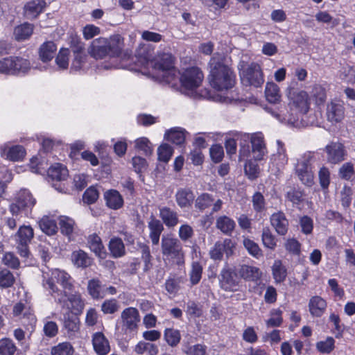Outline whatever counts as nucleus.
Segmentation results:
<instances>
[{
	"label": "nucleus",
	"mask_w": 355,
	"mask_h": 355,
	"mask_svg": "<svg viewBox=\"0 0 355 355\" xmlns=\"http://www.w3.org/2000/svg\"><path fill=\"white\" fill-rule=\"evenodd\" d=\"M137 76H144L154 81L176 85L178 82L188 90L198 88L202 83L204 74L200 68H127Z\"/></svg>",
	"instance_id": "obj_1"
},
{
	"label": "nucleus",
	"mask_w": 355,
	"mask_h": 355,
	"mask_svg": "<svg viewBox=\"0 0 355 355\" xmlns=\"http://www.w3.org/2000/svg\"><path fill=\"white\" fill-rule=\"evenodd\" d=\"M290 112H284V109H274L266 107V111L281 123L293 127L300 126L304 121V116L310 108V100L305 91H294L290 94Z\"/></svg>",
	"instance_id": "obj_2"
},
{
	"label": "nucleus",
	"mask_w": 355,
	"mask_h": 355,
	"mask_svg": "<svg viewBox=\"0 0 355 355\" xmlns=\"http://www.w3.org/2000/svg\"><path fill=\"white\" fill-rule=\"evenodd\" d=\"M42 286L55 301L64 306L66 291H71L73 288V279L64 270L58 268L43 272Z\"/></svg>",
	"instance_id": "obj_3"
},
{
	"label": "nucleus",
	"mask_w": 355,
	"mask_h": 355,
	"mask_svg": "<svg viewBox=\"0 0 355 355\" xmlns=\"http://www.w3.org/2000/svg\"><path fill=\"white\" fill-rule=\"evenodd\" d=\"M208 80L214 89L227 90L234 87L236 83V75L231 68H211Z\"/></svg>",
	"instance_id": "obj_4"
},
{
	"label": "nucleus",
	"mask_w": 355,
	"mask_h": 355,
	"mask_svg": "<svg viewBox=\"0 0 355 355\" xmlns=\"http://www.w3.org/2000/svg\"><path fill=\"white\" fill-rule=\"evenodd\" d=\"M162 253L164 260L175 262L178 265L184 263V252L180 241L171 235H164L161 240Z\"/></svg>",
	"instance_id": "obj_5"
},
{
	"label": "nucleus",
	"mask_w": 355,
	"mask_h": 355,
	"mask_svg": "<svg viewBox=\"0 0 355 355\" xmlns=\"http://www.w3.org/2000/svg\"><path fill=\"white\" fill-rule=\"evenodd\" d=\"M35 203L36 200L32 193L27 189H21L17 193L14 202L9 205V211L12 216L29 217Z\"/></svg>",
	"instance_id": "obj_6"
},
{
	"label": "nucleus",
	"mask_w": 355,
	"mask_h": 355,
	"mask_svg": "<svg viewBox=\"0 0 355 355\" xmlns=\"http://www.w3.org/2000/svg\"><path fill=\"white\" fill-rule=\"evenodd\" d=\"M314 157V153L306 152L297 160L295 166L299 180L307 187H311L314 183V175L311 166Z\"/></svg>",
	"instance_id": "obj_7"
},
{
	"label": "nucleus",
	"mask_w": 355,
	"mask_h": 355,
	"mask_svg": "<svg viewBox=\"0 0 355 355\" xmlns=\"http://www.w3.org/2000/svg\"><path fill=\"white\" fill-rule=\"evenodd\" d=\"M320 151L325 154L326 161L331 164H340L346 159L347 155L344 144L338 141H331L324 148H320L313 153L318 155Z\"/></svg>",
	"instance_id": "obj_8"
},
{
	"label": "nucleus",
	"mask_w": 355,
	"mask_h": 355,
	"mask_svg": "<svg viewBox=\"0 0 355 355\" xmlns=\"http://www.w3.org/2000/svg\"><path fill=\"white\" fill-rule=\"evenodd\" d=\"M33 229L29 225L21 226L16 234L17 248L22 257L29 255V244L33 238Z\"/></svg>",
	"instance_id": "obj_9"
},
{
	"label": "nucleus",
	"mask_w": 355,
	"mask_h": 355,
	"mask_svg": "<svg viewBox=\"0 0 355 355\" xmlns=\"http://www.w3.org/2000/svg\"><path fill=\"white\" fill-rule=\"evenodd\" d=\"M241 83L245 86L261 87L263 82V74L261 68H239Z\"/></svg>",
	"instance_id": "obj_10"
},
{
	"label": "nucleus",
	"mask_w": 355,
	"mask_h": 355,
	"mask_svg": "<svg viewBox=\"0 0 355 355\" xmlns=\"http://www.w3.org/2000/svg\"><path fill=\"white\" fill-rule=\"evenodd\" d=\"M326 117L332 125H336L343 121L345 117V107L340 101H331L327 105Z\"/></svg>",
	"instance_id": "obj_11"
},
{
	"label": "nucleus",
	"mask_w": 355,
	"mask_h": 355,
	"mask_svg": "<svg viewBox=\"0 0 355 355\" xmlns=\"http://www.w3.org/2000/svg\"><path fill=\"white\" fill-rule=\"evenodd\" d=\"M218 278L221 288L226 291H233L238 285L236 273L228 266L221 270Z\"/></svg>",
	"instance_id": "obj_12"
},
{
	"label": "nucleus",
	"mask_w": 355,
	"mask_h": 355,
	"mask_svg": "<svg viewBox=\"0 0 355 355\" xmlns=\"http://www.w3.org/2000/svg\"><path fill=\"white\" fill-rule=\"evenodd\" d=\"M265 96L267 101L272 104L270 105H266L264 107L265 110L266 107L270 106L272 107L274 109H284V107L277 106V105L279 104L281 102V94L279 92V88L275 83H267L265 89Z\"/></svg>",
	"instance_id": "obj_13"
},
{
	"label": "nucleus",
	"mask_w": 355,
	"mask_h": 355,
	"mask_svg": "<svg viewBox=\"0 0 355 355\" xmlns=\"http://www.w3.org/2000/svg\"><path fill=\"white\" fill-rule=\"evenodd\" d=\"M121 320L123 327L126 329L133 331L137 327V322L139 321V311L136 308L128 307L121 313Z\"/></svg>",
	"instance_id": "obj_14"
},
{
	"label": "nucleus",
	"mask_w": 355,
	"mask_h": 355,
	"mask_svg": "<svg viewBox=\"0 0 355 355\" xmlns=\"http://www.w3.org/2000/svg\"><path fill=\"white\" fill-rule=\"evenodd\" d=\"M109 56L119 57L124 48V38L119 34H114L105 38Z\"/></svg>",
	"instance_id": "obj_15"
},
{
	"label": "nucleus",
	"mask_w": 355,
	"mask_h": 355,
	"mask_svg": "<svg viewBox=\"0 0 355 355\" xmlns=\"http://www.w3.org/2000/svg\"><path fill=\"white\" fill-rule=\"evenodd\" d=\"M309 311L313 318H320L325 313L327 308V301L319 295L310 298L308 304Z\"/></svg>",
	"instance_id": "obj_16"
},
{
	"label": "nucleus",
	"mask_w": 355,
	"mask_h": 355,
	"mask_svg": "<svg viewBox=\"0 0 355 355\" xmlns=\"http://www.w3.org/2000/svg\"><path fill=\"white\" fill-rule=\"evenodd\" d=\"M88 52L92 57L96 60L109 56L105 37H99L93 40Z\"/></svg>",
	"instance_id": "obj_17"
},
{
	"label": "nucleus",
	"mask_w": 355,
	"mask_h": 355,
	"mask_svg": "<svg viewBox=\"0 0 355 355\" xmlns=\"http://www.w3.org/2000/svg\"><path fill=\"white\" fill-rule=\"evenodd\" d=\"M252 153L255 160H262L266 153L263 135L257 132L251 137Z\"/></svg>",
	"instance_id": "obj_18"
},
{
	"label": "nucleus",
	"mask_w": 355,
	"mask_h": 355,
	"mask_svg": "<svg viewBox=\"0 0 355 355\" xmlns=\"http://www.w3.org/2000/svg\"><path fill=\"white\" fill-rule=\"evenodd\" d=\"M271 225L275 228L277 233L281 236H284L288 229V220L286 215L282 211L274 213L270 216Z\"/></svg>",
	"instance_id": "obj_19"
},
{
	"label": "nucleus",
	"mask_w": 355,
	"mask_h": 355,
	"mask_svg": "<svg viewBox=\"0 0 355 355\" xmlns=\"http://www.w3.org/2000/svg\"><path fill=\"white\" fill-rule=\"evenodd\" d=\"M159 217L168 228H173L179 223V216L176 211L164 206L159 208Z\"/></svg>",
	"instance_id": "obj_20"
},
{
	"label": "nucleus",
	"mask_w": 355,
	"mask_h": 355,
	"mask_svg": "<svg viewBox=\"0 0 355 355\" xmlns=\"http://www.w3.org/2000/svg\"><path fill=\"white\" fill-rule=\"evenodd\" d=\"M92 345L98 355H106L110 351V343L102 332H96L92 336Z\"/></svg>",
	"instance_id": "obj_21"
},
{
	"label": "nucleus",
	"mask_w": 355,
	"mask_h": 355,
	"mask_svg": "<svg viewBox=\"0 0 355 355\" xmlns=\"http://www.w3.org/2000/svg\"><path fill=\"white\" fill-rule=\"evenodd\" d=\"M149 230V238L153 245H157L159 243L160 236L164 230L163 223L154 216H151L148 223Z\"/></svg>",
	"instance_id": "obj_22"
},
{
	"label": "nucleus",
	"mask_w": 355,
	"mask_h": 355,
	"mask_svg": "<svg viewBox=\"0 0 355 355\" xmlns=\"http://www.w3.org/2000/svg\"><path fill=\"white\" fill-rule=\"evenodd\" d=\"M175 201L181 209L189 208L194 200V193L189 188L179 189L175 193Z\"/></svg>",
	"instance_id": "obj_23"
},
{
	"label": "nucleus",
	"mask_w": 355,
	"mask_h": 355,
	"mask_svg": "<svg viewBox=\"0 0 355 355\" xmlns=\"http://www.w3.org/2000/svg\"><path fill=\"white\" fill-rule=\"evenodd\" d=\"M87 288L89 295L94 300L103 299L105 297V286L98 278L89 279Z\"/></svg>",
	"instance_id": "obj_24"
},
{
	"label": "nucleus",
	"mask_w": 355,
	"mask_h": 355,
	"mask_svg": "<svg viewBox=\"0 0 355 355\" xmlns=\"http://www.w3.org/2000/svg\"><path fill=\"white\" fill-rule=\"evenodd\" d=\"M48 177L52 181L62 182L67 180L69 172L66 166L60 163L52 165L47 171Z\"/></svg>",
	"instance_id": "obj_25"
},
{
	"label": "nucleus",
	"mask_w": 355,
	"mask_h": 355,
	"mask_svg": "<svg viewBox=\"0 0 355 355\" xmlns=\"http://www.w3.org/2000/svg\"><path fill=\"white\" fill-rule=\"evenodd\" d=\"M64 327L67 331L69 338L76 336L80 330V320L78 317L72 313L64 315Z\"/></svg>",
	"instance_id": "obj_26"
},
{
	"label": "nucleus",
	"mask_w": 355,
	"mask_h": 355,
	"mask_svg": "<svg viewBox=\"0 0 355 355\" xmlns=\"http://www.w3.org/2000/svg\"><path fill=\"white\" fill-rule=\"evenodd\" d=\"M87 243L89 249L98 257L105 259L106 257V251L102 243L101 237L96 234H92L88 236Z\"/></svg>",
	"instance_id": "obj_27"
},
{
	"label": "nucleus",
	"mask_w": 355,
	"mask_h": 355,
	"mask_svg": "<svg viewBox=\"0 0 355 355\" xmlns=\"http://www.w3.org/2000/svg\"><path fill=\"white\" fill-rule=\"evenodd\" d=\"M216 227L224 234L231 236L235 229L236 223L227 216H220L216 218Z\"/></svg>",
	"instance_id": "obj_28"
},
{
	"label": "nucleus",
	"mask_w": 355,
	"mask_h": 355,
	"mask_svg": "<svg viewBox=\"0 0 355 355\" xmlns=\"http://www.w3.org/2000/svg\"><path fill=\"white\" fill-rule=\"evenodd\" d=\"M46 6L44 0H35L27 3L24 6V15L28 19H33L42 12Z\"/></svg>",
	"instance_id": "obj_29"
},
{
	"label": "nucleus",
	"mask_w": 355,
	"mask_h": 355,
	"mask_svg": "<svg viewBox=\"0 0 355 355\" xmlns=\"http://www.w3.org/2000/svg\"><path fill=\"white\" fill-rule=\"evenodd\" d=\"M104 196L106 205L112 209H119L123 205V197L116 190H109L105 193Z\"/></svg>",
	"instance_id": "obj_30"
},
{
	"label": "nucleus",
	"mask_w": 355,
	"mask_h": 355,
	"mask_svg": "<svg viewBox=\"0 0 355 355\" xmlns=\"http://www.w3.org/2000/svg\"><path fill=\"white\" fill-rule=\"evenodd\" d=\"M56 50L57 46L53 42H45L39 49L40 58L42 62H47L53 58Z\"/></svg>",
	"instance_id": "obj_31"
},
{
	"label": "nucleus",
	"mask_w": 355,
	"mask_h": 355,
	"mask_svg": "<svg viewBox=\"0 0 355 355\" xmlns=\"http://www.w3.org/2000/svg\"><path fill=\"white\" fill-rule=\"evenodd\" d=\"M186 130L181 128H174L166 132L164 137L176 145L184 144L186 138Z\"/></svg>",
	"instance_id": "obj_32"
},
{
	"label": "nucleus",
	"mask_w": 355,
	"mask_h": 355,
	"mask_svg": "<svg viewBox=\"0 0 355 355\" xmlns=\"http://www.w3.org/2000/svg\"><path fill=\"white\" fill-rule=\"evenodd\" d=\"M239 272L241 277L248 281H257L261 276L259 268L252 266L242 265Z\"/></svg>",
	"instance_id": "obj_33"
},
{
	"label": "nucleus",
	"mask_w": 355,
	"mask_h": 355,
	"mask_svg": "<svg viewBox=\"0 0 355 355\" xmlns=\"http://www.w3.org/2000/svg\"><path fill=\"white\" fill-rule=\"evenodd\" d=\"M71 260L78 268H85L92 263V259L83 250L75 251L71 254Z\"/></svg>",
	"instance_id": "obj_34"
},
{
	"label": "nucleus",
	"mask_w": 355,
	"mask_h": 355,
	"mask_svg": "<svg viewBox=\"0 0 355 355\" xmlns=\"http://www.w3.org/2000/svg\"><path fill=\"white\" fill-rule=\"evenodd\" d=\"M272 273L276 283H282L287 277V269L281 260H275L272 266Z\"/></svg>",
	"instance_id": "obj_35"
},
{
	"label": "nucleus",
	"mask_w": 355,
	"mask_h": 355,
	"mask_svg": "<svg viewBox=\"0 0 355 355\" xmlns=\"http://www.w3.org/2000/svg\"><path fill=\"white\" fill-rule=\"evenodd\" d=\"M41 230L47 235L52 236L58 232V226L55 220L49 216L42 217L39 221Z\"/></svg>",
	"instance_id": "obj_36"
},
{
	"label": "nucleus",
	"mask_w": 355,
	"mask_h": 355,
	"mask_svg": "<svg viewBox=\"0 0 355 355\" xmlns=\"http://www.w3.org/2000/svg\"><path fill=\"white\" fill-rule=\"evenodd\" d=\"M109 250L114 258L121 257L125 254V245L120 238H113L110 241Z\"/></svg>",
	"instance_id": "obj_37"
},
{
	"label": "nucleus",
	"mask_w": 355,
	"mask_h": 355,
	"mask_svg": "<svg viewBox=\"0 0 355 355\" xmlns=\"http://www.w3.org/2000/svg\"><path fill=\"white\" fill-rule=\"evenodd\" d=\"M277 150L272 156V159L278 167L284 166L288 162V156L284 148V144L280 140L277 141Z\"/></svg>",
	"instance_id": "obj_38"
},
{
	"label": "nucleus",
	"mask_w": 355,
	"mask_h": 355,
	"mask_svg": "<svg viewBox=\"0 0 355 355\" xmlns=\"http://www.w3.org/2000/svg\"><path fill=\"white\" fill-rule=\"evenodd\" d=\"M164 338L169 346L174 347L180 343L181 334L178 329L166 328L164 332Z\"/></svg>",
	"instance_id": "obj_39"
},
{
	"label": "nucleus",
	"mask_w": 355,
	"mask_h": 355,
	"mask_svg": "<svg viewBox=\"0 0 355 355\" xmlns=\"http://www.w3.org/2000/svg\"><path fill=\"white\" fill-rule=\"evenodd\" d=\"M214 199L212 195L203 193L199 195L195 200V207L200 211H203L212 205Z\"/></svg>",
	"instance_id": "obj_40"
},
{
	"label": "nucleus",
	"mask_w": 355,
	"mask_h": 355,
	"mask_svg": "<svg viewBox=\"0 0 355 355\" xmlns=\"http://www.w3.org/2000/svg\"><path fill=\"white\" fill-rule=\"evenodd\" d=\"M243 244L248 252L256 259L263 257V252L259 245L249 238H244Z\"/></svg>",
	"instance_id": "obj_41"
},
{
	"label": "nucleus",
	"mask_w": 355,
	"mask_h": 355,
	"mask_svg": "<svg viewBox=\"0 0 355 355\" xmlns=\"http://www.w3.org/2000/svg\"><path fill=\"white\" fill-rule=\"evenodd\" d=\"M74 349L69 342L60 343L51 349V355H73Z\"/></svg>",
	"instance_id": "obj_42"
},
{
	"label": "nucleus",
	"mask_w": 355,
	"mask_h": 355,
	"mask_svg": "<svg viewBox=\"0 0 355 355\" xmlns=\"http://www.w3.org/2000/svg\"><path fill=\"white\" fill-rule=\"evenodd\" d=\"M6 158L12 162L22 160L26 155V150L21 145L10 147L6 154Z\"/></svg>",
	"instance_id": "obj_43"
},
{
	"label": "nucleus",
	"mask_w": 355,
	"mask_h": 355,
	"mask_svg": "<svg viewBox=\"0 0 355 355\" xmlns=\"http://www.w3.org/2000/svg\"><path fill=\"white\" fill-rule=\"evenodd\" d=\"M33 25L24 23L18 26L15 29V35L17 40H24L28 39L33 33Z\"/></svg>",
	"instance_id": "obj_44"
},
{
	"label": "nucleus",
	"mask_w": 355,
	"mask_h": 355,
	"mask_svg": "<svg viewBox=\"0 0 355 355\" xmlns=\"http://www.w3.org/2000/svg\"><path fill=\"white\" fill-rule=\"evenodd\" d=\"M329 320L334 324V329L332 333L335 335L336 338H341L343 336L345 331V325L341 323V320L338 314L331 313L329 315Z\"/></svg>",
	"instance_id": "obj_45"
},
{
	"label": "nucleus",
	"mask_w": 355,
	"mask_h": 355,
	"mask_svg": "<svg viewBox=\"0 0 355 355\" xmlns=\"http://www.w3.org/2000/svg\"><path fill=\"white\" fill-rule=\"evenodd\" d=\"M202 266L198 261H193L191 264V268L189 272V280L191 286L198 284L202 275Z\"/></svg>",
	"instance_id": "obj_46"
},
{
	"label": "nucleus",
	"mask_w": 355,
	"mask_h": 355,
	"mask_svg": "<svg viewBox=\"0 0 355 355\" xmlns=\"http://www.w3.org/2000/svg\"><path fill=\"white\" fill-rule=\"evenodd\" d=\"M71 46L74 47L73 53L75 55V60L77 63L80 64L83 62L86 55L84 53V44L80 42V39L76 37L73 38L71 42Z\"/></svg>",
	"instance_id": "obj_47"
},
{
	"label": "nucleus",
	"mask_w": 355,
	"mask_h": 355,
	"mask_svg": "<svg viewBox=\"0 0 355 355\" xmlns=\"http://www.w3.org/2000/svg\"><path fill=\"white\" fill-rule=\"evenodd\" d=\"M37 323V318L34 313L28 309L23 313L21 318V324L26 327V329L30 332H33L35 329Z\"/></svg>",
	"instance_id": "obj_48"
},
{
	"label": "nucleus",
	"mask_w": 355,
	"mask_h": 355,
	"mask_svg": "<svg viewBox=\"0 0 355 355\" xmlns=\"http://www.w3.org/2000/svg\"><path fill=\"white\" fill-rule=\"evenodd\" d=\"M315 347L322 354H330L335 348V340L331 336H327L325 340L318 341Z\"/></svg>",
	"instance_id": "obj_49"
},
{
	"label": "nucleus",
	"mask_w": 355,
	"mask_h": 355,
	"mask_svg": "<svg viewBox=\"0 0 355 355\" xmlns=\"http://www.w3.org/2000/svg\"><path fill=\"white\" fill-rule=\"evenodd\" d=\"M270 318L266 321L268 328L279 327L283 323L282 311L279 309H272L270 311Z\"/></svg>",
	"instance_id": "obj_50"
},
{
	"label": "nucleus",
	"mask_w": 355,
	"mask_h": 355,
	"mask_svg": "<svg viewBox=\"0 0 355 355\" xmlns=\"http://www.w3.org/2000/svg\"><path fill=\"white\" fill-rule=\"evenodd\" d=\"M74 220L67 216H60L59 218V225L60 232L65 236H70L73 232Z\"/></svg>",
	"instance_id": "obj_51"
},
{
	"label": "nucleus",
	"mask_w": 355,
	"mask_h": 355,
	"mask_svg": "<svg viewBox=\"0 0 355 355\" xmlns=\"http://www.w3.org/2000/svg\"><path fill=\"white\" fill-rule=\"evenodd\" d=\"M29 63L26 59L19 57H7L0 60V67H26Z\"/></svg>",
	"instance_id": "obj_52"
},
{
	"label": "nucleus",
	"mask_w": 355,
	"mask_h": 355,
	"mask_svg": "<svg viewBox=\"0 0 355 355\" xmlns=\"http://www.w3.org/2000/svg\"><path fill=\"white\" fill-rule=\"evenodd\" d=\"M180 278L173 277H168L165 282L164 287L166 291L171 295L175 296L180 289Z\"/></svg>",
	"instance_id": "obj_53"
},
{
	"label": "nucleus",
	"mask_w": 355,
	"mask_h": 355,
	"mask_svg": "<svg viewBox=\"0 0 355 355\" xmlns=\"http://www.w3.org/2000/svg\"><path fill=\"white\" fill-rule=\"evenodd\" d=\"M173 149L168 144H162L157 148L158 159L167 163L173 155Z\"/></svg>",
	"instance_id": "obj_54"
},
{
	"label": "nucleus",
	"mask_w": 355,
	"mask_h": 355,
	"mask_svg": "<svg viewBox=\"0 0 355 355\" xmlns=\"http://www.w3.org/2000/svg\"><path fill=\"white\" fill-rule=\"evenodd\" d=\"M17 350V347L11 339L2 338L0 340V354L13 355Z\"/></svg>",
	"instance_id": "obj_55"
},
{
	"label": "nucleus",
	"mask_w": 355,
	"mask_h": 355,
	"mask_svg": "<svg viewBox=\"0 0 355 355\" xmlns=\"http://www.w3.org/2000/svg\"><path fill=\"white\" fill-rule=\"evenodd\" d=\"M261 239L263 245L270 250L277 246V239L268 228H264L262 232Z\"/></svg>",
	"instance_id": "obj_56"
},
{
	"label": "nucleus",
	"mask_w": 355,
	"mask_h": 355,
	"mask_svg": "<svg viewBox=\"0 0 355 355\" xmlns=\"http://www.w3.org/2000/svg\"><path fill=\"white\" fill-rule=\"evenodd\" d=\"M135 148L139 151H142L145 155H150L153 153L151 144L146 137H140L135 140Z\"/></svg>",
	"instance_id": "obj_57"
},
{
	"label": "nucleus",
	"mask_w": 355,
	"mask_h": 355,
	"mask_svg": "<svg viewBox=\"0 0 355 355\" xmlns=\"http://www.w3.org/2000/svg\"><path fill=\"white\" fill-rule=\"evenodd\" d=\"M15 283V277L12 273L8 269L0 270V287L9 288Z\"/></svg>",
	"instance_id": "obj_58"
},
{
	"label": "nucleus",
	"mask_w": 355,
	"mask_h": 355,
	"mask_svg": "<svg viewBox=\"0 0 355 355\" xmlns=\"http://www.w3.org/2000/svg\"><path fill=\"white\" fill-rule=\"evenodd\" d=\"M304 192L295 188L288 191L286 193V198L291 201L293 205H299L304 201Z\"/></svg>",
	"instance_id": "obj_59"
},
{
	"label": "nucleus",
	"mask_w": 355,
	"mask_h": 355,
	"mask_svg": "<svg viewBox=\"0 0 355 355\" xmlns=\"http://www.w3.org/2000/svg\"><path fill=\"white\" fill-rule=\"evenodd\" d=\"M175 58L170 53H160L156 58V67H173Z\"/></svg>",
	"instance_id": "obj_60"
},
{
	"label": "nucleus",
	"mask_w": 355,
	"mask_h": 355,
	"mask_svg": "<svg viewBox=\"0 0 355 355\" xmlns=\"http://www.w3.org/2000/svg\"><path fill=\"white\" fill-rule=\"evenodd\" d=\"M68 301L71 305L70 307H68L69 309L76 312H82L85 303L80 294L71 295L68 297Z\"/></svg>",
	"instance_id": "obj_61"
},
{
	"label": "nucleus",
	"mask_w": 355,
	"mask_h": 355,
	"mask_svg": "<svg viewBox=\"0 0 355 355\" xmlns=\"http://www.w3.org/2000/svg\"><path fill=\"white\" fill-rule=\"evenodd\" d=\"M2 263L12 269H18L20 266L18 257L12 252H6L2 257Z\"/></svg>",
	"instance_id": "obj_62"
},
{
	"label": "nucleus",
	"mask_w": 355,
	"mask_h": 355,
	"mask_svg": "<svg viewBox=\"0 0 355 355\" xmlns=\"http://www.w3.org/2000/svg\"><path fill=\"white\" fill-rule=\"evenodd\" d=\"M70 58V51L68 48H61L55 58L58 67H68Z\"/></svg>",
	"instance_id": "obj_63"
},
{
	"label": "nucleus",
	"mask_w": 355,
	"mask_h": 355,
	"mask_svg": "<svg viewBox=\"0 0 355 355\" xmlns=\"http://www.w3.org/2000/svg\"><path fill=\"white\" fill-rule=\"evenodd\" d=\"M194 235L193 227L187 223L180 225L178 230V236L181 241H187Z\"/></svg>",
	"instance_id": "obj_64"
}]
</instances>
